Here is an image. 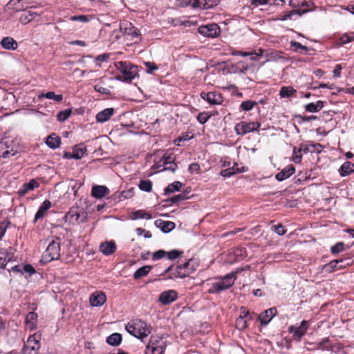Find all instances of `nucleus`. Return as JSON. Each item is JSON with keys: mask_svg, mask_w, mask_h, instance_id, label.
Listing matches in <instances>:
<instances>
[{"mask_svg": "<svg viewBox=\"0 0 354 354\" xmlns=\"http://www.w3.org/2000/svg\"><path fill=\"white\" fill-rule=\"evenodd\" d=\"M10 225V222L8 221H2L0 222V239L4 236L6 229Z\"/></svg>", "mask_w": 354, "mask_h": 354, "instance_id": "63", "label": "nucleus"}, {"mask_svg": "<svg viewBox=\"0 0 354 354\" xmlns=\"http://www.w3.org/2000/svg\"><path fill=\"white\" fill-rule=\"evenodd\" d=\"M348 265H349V263L345 264V263H344V261L342 259L341 260H333V261H331L328 264L324 265L323 269L326 272L330 273L335 270H339L343 269V268H346V266H348Z\"/></svg>", "mask_w": 354, "mask_h": 354, "instance_id": "14", "label": "nucleus"}, {"mask_svg": "<svg viewBox=\"0 0 354 354\" xmlns=\"http://www.w3.org/2000/svg\"><path fill=\"white\" fill-rule=\"evenodd\" d=\"M184 268V270L187 272V271L192 270V273L195 271L196 268V263L192 259H189L187 262L182 264Z\"/></svg>", "mask_w": 354, "mask_h": 354, "instance_id": "52", "label": "nucleus"}, {"mask_svg": "<svg viewBox=\"0 0 354 354\" xmlns=\"http://www.w3.org/2000/svg\"><path fill=\"white\" fill-rule=\"evenodd\" d=\"M106 301V296L102 291H96L90 297V304L92 306H102Z\"/></svg>", "mask_w": 354, "mask_h": 354, "instance_id": "15", "label": "nucleus"}, {"mask_svg": "<svg viewBox=\"0 0 354 354\" xmlns=\"http://www.w3.org/2000/svg\"><path fill=\"white\" fill-rule=\"evenodd\" d=\"M116 69L120 72L115 79L120 81L131 82L138 75V67L129 62L120 61L115 63Z\"/></svg>", "mask_w": 354, "mask_h": 354, "instance_id": "2", "label": "nucleus"}, {"mask_svg": "<svg viewBox=\"0 0 354 354\" xmlns=\"http://www.w3.org/2000/svg\"><path fill=\"white\" fill-rule=\"evenodd\" d=\"M2 47L6 50H16L18 47L17 42L10 37H5L1 41Z\"/></svg>", "mask_w": 354, "mask_h": 354, "instance_id": "27", "label": "nucleus"}, {"mask_svg": "<svg viewBox=\"0 0 354 354\" xmlns=\"http://www.w3.org/2000/svg\"><path fill=\"white\" fill-rule=\"evenodd\" d=\"M40 335L37 333L30 335L23 348V354H37L40 348Z\"/></svg>", "mask_w": 354, "mask_h": 354, "instance_id": "7", "label": "nucleus"}, {"mask_svg": "<svg viewBox=\"0 0 354 354\" xmlns=\"http://www.w3.org/2000/svg\"><path fill=\"white\" fill-rule=\"evenodd\" d=\"M114 113V109L113 108H107L104 109L102 111H100L96 115V121L100 123H104L106 121H108L110 118L113 115Z\"/></svg>", "mask_w": 354, "mask_h": 354, "instance_id": "23", "label": "nucleus"}, {"mask_svg": "<svg viewBox=\"0 0 354 354\" xmlns=\"http://www.w3.org/2000/svg\"><path fill=\"white\" fill-rule=\"evenodd\" d=\"M201 95L202 98L206 100L211 104H219L222 102V97L221 94L215 92H203Z\"/></svg>", "mask_w": 354, "mask_h": 354, "instance_id": "19", "label": "nucleus"}, {"mask_svg": "<svg viewBox=\"0 0 354 354\" xmlns=\"http://www.w3.org/2000/svg\"><path fill=\"white\" fill-rule=\"evenodd\" d=\"M178 298V293L174 290H169L162 292L159 296V301L164 304H169Z\"/></svg>", "mask_w": 354, "mask_h": 354, "instance_id": "13", "label": "nucleus"}, {"mask_svg": "<svg viewBox=\"0 0 354 354\" xmlns=\"http://www.w3.org/2000/svg\"><path fill=\"white\" fill-rule=\"evenodd\" d=\"M99 250L105 256L113 254L116 250V245L113 241H104L100 245Z\"/></svg>", "mask_w": 354, "mask_h": 354, "instance_id": "17", "label": "nucleus"}, {"mask_svg": "<svg viewBox=\"0 0 354 354\" xmlns=\"http://www.w3.org/2000/svg\"><path fill=\"white\" fill-rule=\"evenodd\" d=\"M308 12V10H301V9H295L288 12L284 15L281 16L280 19L282 21H286L287 19H291L292 16L294 15H297L299 16H301Z\"/></svg>", "mask_w": 354, "mask_h": 354, "instance_id": "34", "label": "nucleus"}, {"mask_svg": "<svg viewBox=\"0 0 354 354\" xmlns=\"http://www.w3.org/2000/svg\"><path fill=\"white\" fill-rule=\"evenodd\" d=\"M109 193V188L104 185H95L91 189V195L95 198H102Z\"/></svg>", "mask_w": 354, "mask_h": 354, "instance_id": "20", "label": "nucleus"}, {"mask_svg": "<svg viewBox=\"0 0 354 354\" xmlns=\"http://www.w3.org/2000/svg\"><path fill=\"white\" fill-rule=\"evenodd\" d=\"M86 151V149L85 147L75 146L73 151V158L75 160L81 159L85 154Z\"/></svg>", "mask_w": 354, "mask_h": 354, "instance_id": "40", "label": "nucleus"}, {"mask_svg": "<svg viewBox=\"0 0 354 354\" xmlns=\"http://www.w3.org/2000/svg\"><path fill=\"white\" fill-rule=\"evenodd\" d=\"M71 113L72 111L71 109H66L59 112V113L57 115V120L59 122H64L71 115Z\"/></svg>", "mask_w": 354, "mask_h": 354, "instance_id": "48", "label": "nucleus"}, {"mask_svg": "<svg viewBox=\"0 0 354 354\" xmlns=\"http://www.w3.org/2000/svg\"><path fill=\"white\" fill-rule=\"evenodd\" d=\"M139 188L142 191L149 192L152 189V182L150 180H140Z\"/></svg>", "mask_w": 354, "mask_h": 354, "instance_id": "47", "label": "nucleus"}, {"mask_svg": "<svg viewBox=\"0 0 354 354\" xmlns=\"http://www.w3.org/2000/svg\"><path fill=\"white\" fill-rule=\"evenodd\" d=\"M276 313L277 309L275 308H270L260 314L258 318L261 324L266 325L272 320Z\"/></svg>", "mask_w": 354, "mask_h": 354, "instance_id": "18", "label": "nucleus"}, {"mask_svg": "<svg viewBox=\"0 0 354 354\" xmlns=\"http://www.w3.org/2000/svg\"><path fill=\"white\" fill-rule=\"evenodd\" d=\"M257 104V103L254 101L245 100L242 102L240 105V108L244 111H248L252 110Z\"/></svg>", "mask_w": 354, "mask_h": 354, "instance_id": "46", "label": "nucleus"}, {"mask_svg": "<svg viewBox=\"0 0 354 354\" xmlns=\"http://www.w3.org/2000/svg\"><path fill=\"white\" fill-rule=\"evenodd\" d=\"M324 107V102L319 100L316 103H309L305 105V109L310 113H316L319 111Z\"/></svg>", "mask_w": 354, "mask_h": 354, "instance_id": "31", "label": "nucleus"}, {"mask_svg": "<svg viewBox=\"0 0 354 354\" xmlns=\"http://www.w3.org/2000/svg\"><path fill=\"white\" fill-rule=\"evenodd\" d=\"M152 218L151 215L145 210L140 209L134 212L132 214L131 218L133 220L146 218L147 220Z\"/></svg>", "mask_w": 354, "mask_h": 354, "instance_id": "37", "label": "nucleus"}, {"mask_svg": "<svg viewBox=\"0 0 354 354\" xmlns=\"http://www.w3.org/2000/svg\"><path fill=\"white\" fill-rule=\"evenodd\" d=\"M295 171V167L292 165H290L277 174L275 178L278 181H283L291 176Z\"/></svg>", "mask_w": 354, "mask_h": 354, "instance_id": "21", "label": "nucleus"}, {"mask_svg": "<svg viewBox=\"0 0 354 354\" xmlns=\"http://www.w3.org/2000/svg\"><path fill=\"white\" fill-rule=\"evenodd\" d=\"M10 254L5 251L0 252V267L4 268L7 263L10 261Z\"/></svg>", "mask_w": 354, "mask_h": 354, "instance_id": "45", "label": "nucleus"}, {"mask_svg": "<svg viewBox=\"0 0 354 354\" xmlns=\"http://www.w3.org/2000/svg\"><path fill=\"white\" fill-rule=\"evenodd\" d=\"M198 32L207 37H216L220 33V28L216 24H210L205 26H201L198 28Z\"/></svg>", "mask_w": 354, "mask_h": 354, "instance_id": "10", "label": "nucleus"}, {"mask_svg": "<svg viewBox=\"0 0 354 354\" xmlns=\"http://www.w3.org/2000/svg\"><path fill=\"white\" fill-rule=\"evenodd\" d=\"M354 40V32H349V33H345L343 35H342L339 39V44H345L347 43H349Z\"/></svg>", "mask_w": 354, "mask_h": 354, "instance_id": "44", "label": "nucleus"}, {"mask_svg": "<svg viewBox=\"0 0 354 354\" xmlns=\"http://www.w3.org/2000/svg\"><path fill=\"white\" fill-rule=\"evenodd\" d=\"M187 197H186V195L183 193H181V194H178L177 195H175L173 197H171L170 198V201L172 203H176L179 201H183L185 199H186Z\"/></svg>", "mask_w": 354, "mask_h": 354, "instance_id": "62", "label": "nucleus"}, {"mask_svg": "<svg viewBox=\"0 0 354 354\" xmlns=\"http://www.w3.org/2000/svg\"><path fill=\"white\" fill-rule=\"evenodd\" d=\"M91 19V17L88 16V15H75V16H72L70 18V20L71 21H80L82 23H88Z\"/></svg>", "mask_w": 354, "mask_h": 354, "instance_id": "53", "label": "nucleus"}, {"mask_svg": "<svg viewBox=\"0 0 354 354\" xmlns=\"http://www.w3.org/2000/svg\"><path fill=\"white\" fill-rule=\"evenodd\" d=\"M309 327V323L308 321L304 320L298 327L290 326L288 328V331L290 333H293V338L299 342L301 337L306 334Z\"/></svg>", "mask_w": 354, "mask_h": 354, "instance_id": "11", "label": "nucleus"}, {"mask_svg": "<svg viewBox=\"0 0 354 354\" xmlns=\"http://www.w3.org/2000/svg\"><path fill=\"white\" fill-rule=\"evenodd\" d=\"M152 267L151 266H145L138 268L133 274L135 279H139L143 277L147 276L151 271Z\"/></svg>", "mask_w": 354, "mask_h": 354, "instance_id": "33", "label": "nucleus"}, {"mask_svg": "<svg viewBox=\"0 0 354 354\" xmlns=\"http://www.w3.org/2000/svg\"><path fill=\"white\" fill-rule=\"evenodd\" d=\"M297 91L292 86H283L279 91V95L281 97H290L293 95Z\"/></svg>", "mask_w": 354, "mask_h": 354, "instance_id": "38", "label": "nucleus"}, {"mask_svg": "<svg viewBox=\"0 0 354 354\" xmlns=\"http://www.w3.org/2000/svg\"><path fill=\"white\" fill-rule=\"evenodd\" d=\"M166 347L146 346L145 354H164Z\"/></svg>", "mask_w": 354, "mask_h": 354, "instance_id": "41", "label": "nucleus"}, {"mask_svg": "<svg viewBox=\"0 0 354 354\" xmlns=\"http://www.w3.org/2000/svg\"><path fill=\"white\" fill-rule=\"evenodd\" d=\"M81 211L78 207H71L68 213L65 216V220L70 224H76L79 223V218H80Z\"/></svg>", "mask_w": 354, "mask_h": 354, "instance_id": "16", "label": "nucleus"}, {"mask_svg": "<svg viewBox=\"0 0 354 354\" xmlns=\"http://www.w3.org/2000/svg\"><path fill=\"white\" fill-rule=\"evenodd\" d=\"M39 186V183L35 179L30 180L28 183H24L19 189L18 194L20 196H24L29 191H32Z\"/></svg>", "mask_w": 354, "mask_h": 354, "instance_id": "24", "label": "nucleus"}, {"mask_svg": "<svg viewBox=\"0 0 354 354\" xmlns=\"http://www.w3.org/2000/svg\"><path fill=\"white\" fill-rule=\"evenodd\" d=\"M182 252L173 250L169 252H166V257L170 260H174L180 256Z\"/></svg>", "mask_w": 354, "mask_h": 354, "instance_id": "56", "label": "nucleus"}, {"mask_svg": "<svg viewBox=\"0 0 354 354\" xmlns=\"http://www.w3.org/2000/svg\"><path fill=\"white\" fill-rule=\"evenodd\" d=\"M51 207V202L48 200H45L39 207L35 214L34 221L42 218L46 214L47 211Z\"/></svg>", "mask_w": 354, "mask_h": 354, "instance_id": "25", "label": "nucleus"}, {"mask_svg": "<svg viewBox=\"0 0 354 354\" xmlns=\"http://www.w3.org/2000/svg\"><path fill=\"white\" fill-rule=\"evenodd\" d=\"M250 53H253L252 55H249L250 60L255 61L263 56L264 50L259 48L257 51H250Z\"/></svg>", "mask_w": 354, "mask_h": 354, "instance_id": "57", "label": "nucleus"}, {"mask_svg": "<svg viewBox=\"0 0 354 354\" xmlns=\"http://www.w3.org/2000/svg\"><path fill=\"white\" fill-rule=\"evenodd\" d=\"M339 171L342 176H346L354 171V164L346 161L340 167Z\"/></svg>", "mask_w": 354, "mask_h": 354, "instance_id": "29", "label": "nucleus"}, {"mask_svg": "<svg viewBox=\"0 0 354 354\" xmlns=\"http://www.w3.org/2000/svg\"><path fill=\"white\" fill-rule=\"evenodd\" d=\"M271 229L279 235H283L286 232V230H284V227L281 224L274 225L271 227Z\"/></svg>", "mask_w": 354, "mask_h": 354, "instance_id": "58", "label": "nucleus"}, {"mask_svg": "<svg viewBox=\"0 0 354 354\" xmlns=\"http://www.w3.org/2000/svg\"><path fill=\"white\" fill-rule=\"evenodd\" d=\"M235 326L239 330H244L248 328L247 319L238 317L235 322Z\"/></svg>", "mask_w": 354, "mask_h": 354, "instance_id": "50", "label": "nucleus"}, {"mask_svg": "<svg viewBox=\"0 0 354 354\" xmlns=\"http://www.w3.org/2000/svg\"><path fill=\"white\" fill-rule=\"evenodd\" d=\"M210 118V115L205 112L200 113L197 116V120L201 124H205Z\"/></svg>", "mask_w": 354, "mask_h": 354, "instance_id": "60", "label": "nucleus"}, {"mask_svg": "<svg viewBox=\"0 0 354 354\" xmlns=\"http://www.w3.org/2000/svg\"><path fill=\"white\" fill-rule=\"evenodd\" d=\"M203 1H204L205 10L212 8L214 6H217L220 2V0H203Z\"/></svg>", "mask_w": 354, "mask_h": 354, "instance_id": "61", "label": "nucleus"}, {"mask_svg": "<svg viewBox=\"0 0 354 354\" xmlns=\"http://www.w3.org/2000/svg\"><path fill=\"white\" fill-rule=\"evenodd\" d=\"M60 244L61 239L59 238H53L43 254V261L50 262L58 259L60 257Z\"/></svg>", "mask_w": 354, "mask_h": 354, "instance_id": "4", "label": "nucleus"}, {"mask_svg": "<svg viewBox=\"0 0 354 354\" xmlns=\"http://www.w3.org/2000/svg\"><path fill=\"white\" fill-rule=\"evenodd\" d=\"M290 44L291 47L295 48L294 51L296 53H299L300 50H304L305 52L308 50V47L303 46L301 44L297 41H291Z\"/></svg>", "mask_w": 354, "mask_h": 354, "instance_id": "49", "label": "nucleus"}, {"mask_svg": "<svg viewBox=\"0 0 354 354\" xmlns=\"http://www.w3.org/2000/svg\"><path fill=\"white\" fill-rule=\"evenodd\" d=\"M192 269L187 272L184 270V268L182 265L178 266L176 268L174 266H169L167 268L162 275H165L167 273H169V279H175V278H184L192 273Z\"/></svg>", "mask_w": 354, "mask_h": 354, "instance_id": "12", "label": "nucleus"}, {"mask_svg": "<svg viewBox=\"0 0 354 354\" xmlns=\"http://www.w3.org/2000/svg\"><path fill=\"white\" fill-rule=\"evenodd\" d=\"M12 270L14 272H21V273L28 272L30 274L35 272V269L32 267V266H30L29 264L24 265L22 267L16 266L12 267Z\"/></svg>", "mask_w": 354, "mask_h": 354, "instance_id": "39", "label": "nucleus"}, {"mask_svg": "<svg viewBox=\"0 0 354 354\" xmlns=\"http://www.w3.org/2000/svg\"><path fill=\"white\" fill-rule=\"evenodd\" d=\"M122 341V336L119 333H113L106 339V342L111 346H118Z\"/></svg>", "mask_w": 354, "mask_h": 354, "instance_id": "36", "label": "nucleus"}, {"mask_svg": "<svg viewBox=\"0 0 354 354\" xmlns=\"http://www.w3.org/2000/svg\"><path fill=\"white\" fill-rule=\"evenodd\" d=\"M344 249V245L342 242H339L336 243L334 246L331 248V252L333 254H337Z\"/></svg>", "mask_w": 354, "mask_h": 354, "instance_id": "59", "label": "nucleus"}, {"mask_svg": "<svg viewBox=\"0 0 354 354\" xmlns=\"http://www.w3.org/2000/svg\"><path fill=\"white\" fill-rule=\"evenodd\" d=\"M236 279V272H232L223 277L214 278L215 281L210 283V287L207 290L209 294H218L231 288Z\"/></svg>", "mask_w": 354, "mask_h": 354, "instance_id": "1", "label": "nucleus"}, {"mask_svg": "<svg viewBox=\"0 0 354 354\" xmlns=\"http://www.w3.org/2000/svg\"><path fill=\"white\" fill-rule=\"evenodd\" d=\"M144 65L147 68L146 71L147 73H152L153 72H154L158 69V66L153 62H145L144 63Z\"/></svg>", "mask_w": 354, "mask_h": 354, "instance_id": "54", "label": "nucleus"}, {"mask_svg": "<svg viewBox=\"0 0 354 354\" xmlns=\"http://www.w3.org/2000/svg\"><path fill=\"white\" fill-rule=\"evenodd\" d=\"M136 231L138 236L143 235L145 238H151L152 236L149 231L145 230L141 227L136 228Z\"/></svg>", "mask_w": 354, "mask_h": 354, "instance_id": "64", "label": "nucleus"}, {"mask_svg": "<svg viewBox=\"0 0 354 354\" xmlns=\"http://www.w3.org/2000/svg\"><path fill=\"white\" fill-rule=\"evenodd\" d=\"M39 97H46L50 100H53L56 102H61L63 100L62 95H57L53 91L43 93L39 95Z\"/></svg>", "mask_w": 354, "mask_h": 354, "instance_id": "43", "label": "nucleus"}, {"mask_svg": "<svg viewBox=\"0 0 354 354\" xmlns=\"http://www.w3.org/2000/svg\"><path fill=\"white\" fill-rule=\"evenodd\" d=\"M46 143L50 148L56 149L60 146L61 138L55 133H52L47 137Z\"/></svg>", "mask_w": 354, "mask_h": 354, "instance_id": "28", "label": "nucleus"}, {"mask_svg": "<svg viewBox=\"0 0 354 354\" xmlns=\"http://www.w3.org/2000/svg\"><path fill=\"white\" fill-rule=\"evenodd\" d=\"M36 15V13H33L30 11H26L21 14L19 18V21L23 24H27L31 21H32Z\"/></svg>", "mask_w": 354, "mask_h": 354, "instance_id": "35", "label": "nucleus"}, {"mask_svg": "<svg viewBox=\"0 0 354 354\" xmlns=\"http://www.w3.org/2000/svg\"><path fill=\"white\" fill-rule=\"evenodd\" d=\"M126 330L129 334L138 339H142L151 333V328L144 321L135 319L127 324Z\"/></svg>", "mask_w": 354, "mask_h": 354, "instance_id": "3", "label": "nucleus"}, {"mask_svg": "<svg viewBox=\"0 0 354 354\" xmlns=\"http://www.w3.org/2000/svg\"><path fill=\"white\" fill-rule=\"evenodd\" d=\"M147 346H161L166 347V339L162 335H153L150 337V340Z\"/></svg>", "mask_w": 354, "mask_h": 354, "instance_id": "22", "label": "nucleus"}, {"mask_svg": "<svg viewBox=\"0 0 354 354\" xmlns=\"http://www.w3.org/2000/svg\"><path fill=\"white\" fill-rule=\"evenodd\" d=\"M183 184L179 181H176L173 183L169 184L165 189V194H171L176 191H179L182 187Z\"/></svg>", "mask_w": 354, "mask_h": 354, "instance_id": "42", "label": "nucleus"}, {"mask_svg": "<svg viewBox=\"0 0 354 354\" xmlns=\"http://www.w3.org/2000/svg\"><path fill=\"white\" fill-rule=\"evenodd\" d=\"M260 127L261 123L258 122H247L243 121L235 125L234 130L236 134L243 136L246 133L258 130Z\"/></svg>", "mask_w": 354, "mask_h": 354, "instance_id": "8", "label": "nucleus"}, {"mask_svg": "<svg viewBox=\"0 0 354 354\" xmlns=\"http://www.w3.org/2000/svg\"><path fill=\"white\" fill-rule=\"evenodd\" d=\"M175 158L171 153L165 152L160 159L156 162V166L160 171H174L177 168V165L174 162Z\"/></svg>", "mask_w": 354, "mask_h": 354, "instance_id": "5", "label": "nucleus"}, {"mask_svg": "<svg viewBox=\"0 0 354 354\" xmlns=\"http://www.w3.org/2000/svg\"><path fill=\"white\" fill-rule=\"evenodd\" d=\"M301 151V148L297 149L296 147H295L293 149V155H292V159L295 163L298 164V163L301 162V159H302V156L300 154Z\"/></svg>", "mask_w": 354, "mask_h": 354, "instance_id": "51", "label": "nucleus"}, {"mask_svg": "<svg viewBox=\"0 0 354 354\" xmlns=\"http://www.w3.org/2000/svg\"><path fill=\"white\" fill-rule=\"evenodd\" d=\"M155 224L159 227H160L161 230L164 232H168L173 230L175 227L174 223L169 221H162V220H157L155 222Z\"/></svg>", "mask_w": 354, "mask_h": 354, "instance_id": "30", "label": "nucleus"}, {"mask_svg": "<svg viewBox=\"0 0 354 354\" xmlns=\"http://www.w3.org/2000/svg\"><path fill=\"white\" fill-rule=\"evenodd\" d=\"M120 28L127 37H129V39L136 43L139 40V31L134 27L131 23L128 21H124L120 23Z\"/></svg>", "mask_w": 354, "mask_h": 354, "instance_id": "9", "label": "nucleus"}, {"mask_svg": "<svg viewBox=\"0 0 354 354\" xmlns=\"http://www.w3.org/2000/svg\"><path fill=\"white\" fill-rule=\"evenodd\" d=\"M17 151V147L12 140L6 138L0 141V158H10L13 156Z\"/></svg>", "mask_w": 354, "mask_h": 354, "instance_id": "6", "label": "nucleus"}, {"mask_svg": "<svg viewBox=\"0 0 354 354\" xmlns=\"http://www.w3.org/2000/svg\"><path fill=\"white\" fill-rule=\"evenodd\" d=\"M245 171V169L244 167H242L241 168H236V170H234V166H232V167L221 170L220 174L223 177H230L236 173H242Z\"/></svg>", "mask_w": 354, "mask_h": 354, "instance_id": "32", "label": "nucleus"}, {"mask_svg": "<svg viewBox=\"0 0 354 354\" xmlns=\"http://www.w3.org/2000/svg\"><path fill=\"white\" fill-rule=\"evenodd\" d=\"M37 315L34 312H30L26 317L25 324L26 329L32 330L36 328Z\"/></svg>", "mask_w": 354, "mask_h": 354, "instance_id": "26", "label": "nucleus"}, {"mask_svg": "<svg viewBox=\"0 0 354 354\" xmlns=\"http://www.w3.org/2000/svg\"><path fill=\"white\" fill-rule=\"evenodd\" d=\"M301 6L305 8L304 10H308V12L313 10L315 8L311 0H301Z\"/></svg>", "mask_w": 354, "mask_h": 354, "instance_id": "55", "label": "nucleus"}]
</instances>
